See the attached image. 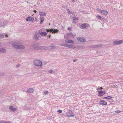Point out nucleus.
Listing matches in <instances>:
<instances>
[{
	"label": "nucleus",
	"mask_w": 123,
	"mask_h": 123,
	"mask_svg": "<svg viewBox=\"0 0 123 123\" xmlns=\"http://www.w3.org/2000/svg\"><path fill=\"white\" fill-rule=\"evenodd\" d=\"M34 64L37 66L41 67L42 65V62L39 60H35L34 61Z\"/></svg>",
	"instance_id": "f257e3e1"
},
{
	"label": "nucleus",
	"mask_w": 123,
	"mask_h": 123,
	"mask_svg": "<svg viewBox=\"0 0 123 123\" xmlns=\"http://www.w3.org/2000/svg\"><path fill=\"white\" fill-rule=\"evenodd\" d=\"M123 43V40H121L119 41L115 40L113 42V45H118L121 44Z\"/></svg>",
	"instance_id": "f03ea898"
},
{
	"label": "nucleus",
	"mask_w": 123,
	"mask_h": 123,
	"mask_svg": "<svg viewBox=\"0 0 123 123\" xmlns=\"http://www.w3.org/2000/svg\"><path fill=\"white\" fill-rule=\"evenodd\" d=\"M98 96L99 97H101L106 93L104 91L100 90L98 92Z\"/></svg>",
	"instance_id": "7ed1b4c3"
},
{
	"label": "nucleus",
	"mask_w": 123,
	"mask_h": 123,
	"mask_svg": "<svg viewBox=\"0 0 123 123\" xmlns=\"http://www.w3.org/2000/svg\"><path fill=\"white\" fill-rule=\"evenodd\" d=\"M6 51V50L5 48H0V53H5Z\"/></svg>",
	"instance_id": "20e7f679"
},
{
	"label": "nucleus",
	"mask_w": 123,
	"mask_h": 123,
	"mask_svg": "<svg viewBox=\"0 0 123 123\" xmlns=\"http://www.w3.org/2000/svg\"><path fill=\"white\" fill-rule=\"evenodd\" d=\"M57 49L56 47L54 46H46V49Z\"/></svg>",
	"instance_id": "39448f33"
},
{
	"label": "nucleus",
	"mask_w": 123,
	"mask_h": 123,
	"mask_svg": "<svg viewBox=\"0 0 123 123\" xmlns=\"http://www.w3.org/2000/svg\"><path fill=\"white\" fill-rule=\"evenodd\" d=\"M39 35L37 33H35L34 36V39L36 40H38L39 39Z\"/></svg>",
	"instance_id": "423d86ee"
},
{
	"label": "nucleus",
	"mask_w": 123,
	"mask_h": 123,
	"mask_svg": "<svg viewBox=\"0 0 123 123\" xmlns=\"http://www.w3.org/2000/svg\"><path fill=\"white\" fill-rule=\"evenodd\" d=\"M26 20L27 21H31L34 20V19L31 17H27Z\"/></svg>",
	"instance_id": "0eeeda50"
},
{
	"label": "nucleus",
	"mask_w": 123,
	"mask_h": 123,
	"mask_svg": "<svg viewBox=\"0 0 123 123\" xmlns=\"http://www.w3.org/2000/svg\"><path fill=\"white\" fill-rule=\"evenodd\" d=\"M38 50H46V46H39V47L38 48Z\"/></svg>",
	"instance_id": "6e6552de"
},
{
	"label": "nucleus",
	"mask_w": 123,
	"mask_h": 123,
	"mask_svg": "<svg viewBox=\"0 0 123 123\" xmlns=\"http://www.w3.org/2000/svg\"><path fill=\"white\" fill-rule=\"evenodd\" d=\"M100 104L104 105H107V102H105L104 100H100Z\"/></svg>",
	"instance_id": "1a4fd4ad"
},
{
	"label": "nucleus",
	"mask_w": 123,
	"mask_h": 123,
	"mask_svg": "<svg viewBox=\"0 0 123 123\" xmlns=\"http://www.w3.org/2000/svg\"><path fill=\"white\" fill-rule=\"evenodd\" d=\"M78 39L81 42H84L86 40V39L83 37H79Z\"/></svg>",
	"instance_id": "9d476101"
},
{
	"label": "nucleus",
	"mask_w": 123,
	"mask_h": 123,
	"mask_svg": "<svg viewBox=\"0 0 123 123\" xmlns=\"http://www.w3.org/2000/svg\"><path fill=\"white\" fill-rule=\"evenodd\" d=\"M65 42L66 43H74V41L71 40L67 39L65 41Z\"/></svg>",
	"instance_id": "9b49d317"
},
{
	"label": "nucleus",
	"mask_w": 123,
	"mask_h": 123,
	"mask_svg": "<svg viewBox=\"0 0 123 123\" xmlns=\"http://www.w3.org/2000/svg\"><path fill=\"white\" fill-rule=\"evenodd\" d=\"M9 109L12 111H15L16 110V109L15 108H13L12 106H10Z\"/></svg>",
	"instance_id": "f8f14e48"
},
{
	"label": "nucleus",
	"mask_w": 123,
	"mask_h": 123,
	"mask_svg": "<svg viewBox=\"0 0 123 123\" xmlns=\"http://www.w3.org/2000/svg\"><path fill=\"white\" fill-rule=\"evenodd\" d=\"M68 112L71 117H73L74 116V114L73 113L71 110H69Z\"/></svg>",
	"instance_id": "ddd939ff"
},
{
	"label": "nucleus",
	"mask_w": 123,
	"mask_h": 123,
	"mask_svg": "<svg viewBox=\"0 0 123 123\" xmlns=\"http://www.w3.org/2000/svg\"><path fill=\"white\" fill-rule=\"evenodd\" d=\"M33 46L35 49L37 50H38V48L39 47V46L38 44H35L33 45Z\"/></svg>",
	"instance_id": "4468645a"
},
{
	"label": "nucleus",
	"mask_w": 123,
	"mask_h": 123,
	"mask_svg": "<svg viewBox=\"0 0 123 123\" xmlns=\"http://www.w3.org/2000/svg\"><path fill=\"white\" fill-rule=\"evenodd\" d=\"M52 33H57L58 32V30L57 29H55L54 28L52 29Z\"/></svg>",
	"instance_id": "2eb2a0df"
},
{
	"label": "nucleus",
	"mask_w": 123,
	"mask_h": 123,
	"mask_svg": "<svg viewBox=\"0 0 123 123\" xmlns=\"http://www.w3.org/2000/svg\"><path fill=\"white\" fill-rule=\"evenodd\" d=\"M34 91V89L32 88H30L29 89L27 92H29L31 93L33 92Z\"/></svg>",
	"instance_id": "dca6fc26"
},
{
	"label": "nucleus",
	"mask_w": 123,
	"mask_h": 123,
	"mask_svg": "<svg viewBox=\"0 0 123 123\" xmlns=\"http://www.w3.org/2000/svg\"><path fill=\"white\" fill-rule=\"evenodd\" d=\"M86 24L87 25L88 24H86L85 23L83 24H82L81 25V29H84L86 28Z\"/></svg>",
	"instance_id": "f3484780"
},
{
	"label": "nucleus",
	"mask_w": 123,
	"mask_h": 123,
	"mask_svg": "<svg viewBox=\"0 0 123 123\" xmlns=\"http://www.w3.org/2000/svg\"><path fill=\"white\" fill-rule=\"evenodd\" d=\"M39 15L41 16H45L46 15V13L45 12H41V11H39Z\"/></svg>",
	"instance_id": "a211bd4d"
},
{
	"label": "nucleus",
	"mask_w": 123,
	"mask_h": 123,
	"mask_svg": "<svg viewBox=\"0 0 123 123\" xmlns=\"http://www.w3.org/2000/svg\"><path fill=\"white\" fill-rule=\"evenodd\" d=\"M40 35L41 36H46L47 35V33L45 32H41L40 33Z\"/></svg>",
	"instance_id": "6ab92c4d"
},
{
	"label": "nucleus",
	"mask_w": 123,
	"mask_h": 123,
	"mask_svg": "<svg viewBox=\"0 0 123 123\" xmlns=\"http://www.w3.org/2000/svg\"><path fill=\"white\" fill-rule=\"evenodd\" d=\"M18 49H23L25 48V47L21 45H18Z\"/></svg>",
	"instance_id": "aec40b11"
},
{
	"label": "nucleus",
	"mask_w": 123,
	"mask_h": 123,
	"mask_svg": "<svg viewBox=\"0 0 123 123\" xmlns=\"http://www.w3.org/2000/svg\"><path fill=\"white\" fill-rule=\"evenodd\" d=\"M18 45L17 44H13L12 45V46L15 48L18 49Z\"/></svg>",
	"instance_id": "412c9836"
},
{
	"label": "nucleus",
	"mask_w": 123,
	"mask_h": 123,
	"mask_svg": "<svg viewBox=\"0 0 123 123\" xmlns=\"http://www.w3.org/2000/svg\"><path fill=\"white\" fill-rule=\"evenodd\" d=\"M102 13L103 15H106L108 14V12L107 11L103 10Z\"/></svg>",
	"instance_id": "4be33fe9"
},
{
	"label": "nucleus",
	"mask_w": 123,
	"mask_h": 123,
	"mask_svg": "<svg viewBox=\"0 0 123 123\" xmlns=\"http://www.w3.org/2000/svg\"><path fill=\"white\" fill-rule=\"evenodd\" d=\"M5 25V24L3 22H0V27H1L4 25Z\"/></svg>",
	"instance_id": "5701e85b"
},
{
	"label": "nucleus",
	"mask_w": 123,
	"mask_h": 123,
	"mask_svg": "<svg viewBox=\"0 0 123 123\" xmlns=\"http://www.w3.org/2000/svg\"><path fill=\"white\" fill-rule=\"evenodd\" d=\"M67 11L68 12H69L72 14H73V13H76V12H72V11H70L68 9H67Z\"/></svg>",
	"instance_id": "b1692460"
},
{
	"label": "nucleus",
	"mask_w": 123,
	"mask_h": 123,
	"mask_svg": "<svg viewBox=\"0 0 123 123\" xmlns=\"http://www.w3.org/2000/svg\"><path fill=\"white\" fill-rule=\"evenodd\" d=\"M65 47H67L68 48H72L73 49V48L72 45H70L67 44H66Z\"/></svg>",
	"instance_id": "393cba45"
},
{
	"label": "nucleus",
	"mask_w": 123,
	"mask_h": 123,
	"mask_svg": "<svg viewBox=\"0 0 123 123\" xmlns=\"http://www.w3.org/2000/svg\"><path fill=\"white\" fill-rule=\"evenodd\" d=\"M104 45L103 44H99L98 45H96V48H98L99 47H101L103 46Z\"/></svg>",
	"instance_id": "a878e982"
},
{
	"label": "nucleus",
	"mask_w": 123,
	"mask_h": 123,
	"mask_svg": "<svg viewBox=\"0 0 123 123\" xmlns=\"http://www.w3.org/2000/svg\"><path fill=\"white\" fill-rule=\"evenodd\" d=\"M52 29H47L46 30V31L47 32H52Z\"/></svg>",
	"instance_id": "bb28decb"
},
{
	"label": "nucleus",
	"mask_w": 123,
	"mask_h": 123,
	"mask_svg": "<svg viewBox=\"0 0 123 123\" xmlns=\"http://www.w3.org/2000/svg\"><path fill=\"white\" fill-rule=\"evenodd\" d=\"M90 48H96V45L90 46Z\"/></svg>",
	"instance_id": "cd10ccee"
},
{
	"label": "nucleus",
	"mask_w": 123,
	"mask_h": 123,
	"mask_svg": "<svg viewBox=\"0 0 123 123\" xmlns=\"http://www.w3.org/2000/svg\"><path fill=\"white\" fill-rule=\"evenodd\" d=\"M96 17L99 19L100 20H101L102 17L100 16L97 15Z\"/></svg>",
	"instance_id": "c85d7f7f"
},
{
	"label": "nucleus",
	"mask_w": 123,
	"mask_h": 123,
	"mask_svg": "<svg viewBox=\"0 0 123 123\" xmlns=\"http://www.w3.org/2000/svg\"><path fill=\"white\" fill-rule=\"evenodd\" d=\"M78 19L77 17H74L73 18V20L74 21L78 20Z\"/></svg>",
	"instance_id": "c756f323"
},
{
	"label": "nucleus",
	"mask_w": 123,
	"mask_h": 123,
	"mask_svg": "<svg viewBox=\"0 0 123 123\" xmlns=\"http://www.w3.org/2000/svg\"><path fill=\"white\" fill-rule=\"evenodd\" d=\"M40 19L41 22H43L44 21V18L43 17H40Z\"/></svg>",
	"instance_id": "7c9ffc66"
},
{
	"label": "nucleus",
	"mask_w": 123,
	"mask_h": 123,
	"mask_svg": "<svg viewBox=\"0 0 123 123\" xmlns=\"http://www.w3.org/2000/svg\"><path fill=\"white\" fill-rule=\"evenodd\" d=\"M106 99H109L111 98H112V97L111 96H108L106 97Z\"/></svg>",
	"instance_id": "2f4dec72"
},
{
	"label": "nucleus",
	"mask_w": 123,
	"mask_h": 123,
	"mask_svg": "<svg viewBox=\"0 0 123 123\" xmlns=\"http://www.w3.org/2000/svg\"><path fill=\"white\" fill-rule=\"evenodd\" d=\"M4 35L2 34H0V38H4Z\"/></svg>",
	"instance_id": "473e14b6"
},
{
	"label": "nucleus",
	"mask_w": 123,
	"mask_h": 123,
	"mask_svg": "<svg viewBox=\"0 0 123 123\" xmlns=\"http://www.w3.org/2000/svg\"><path fill=\"white\" fill-rule=\"evenodd\" d=\"M48 91H45L44 92V94L45 95L48 94Z\"/></svg>",
	"instance_id": "72a5a7b5"
},
{
	"label": "nucleus",
	"mask_w": 123,
	"mask_h": 123,
	"mask_svg": "<svg viewBox=\"0 0 123 123\" xmlns=\"http://www.w3.org/2000/svg\"><path fill=\"white\" fill-rule=\"evenodd\" d=\"M103 89V88L102 87H98V88L97 89V90H102Z\"/></svg>",
	"instance_id": "f704fd0d"
},
{
	"label": "nucleus",
	"mask_w": 123,
	"mask_h": 123,
	"mask_svg": "<svg viewBox=\"0 0 123 123\" xmlns=\"http://www.w3.org/2000/svg\"><path fill=\"white\" fill-rule=\"evenodd\" d=\"M68 35L69 36H73L74 35L73 33H68Z\"/></svg>",
	"instance_id": "c9c22d12"
},
{
	"label": "nucleus",
	"mask_w": 123,
	"mask_h": 123,
	"mask_svg": "<svg viewBox=\"0 0 123 123\" xmlns=\"http://www.w3.org/2000/svg\"><path fill=\"white\" fill-rule=\"evenodd\" d=\"M121 112V111H119V110L116 111H115V112L117 113H119Z\"/></svg>",
	"instance_id": "e433bc0d"
},
{
	"label": "nucleus",
	"mask_w": 123,
	"mask_h": 123,
	"mask_svg": "<svg viewBox=\"0 0 123 123\" xmlns=\"http://www.w3.org/2000/svg\"><path fill=\"white\" fill-rule=\"evenodd\" d=\"M66 44H61L60 45L61 46H64L65 47Z\"/></svg>",
	"instance_id": "4c0bfd02"
},
{
	"label": "nucleus",
	"mask_w": 123,
	"mask_h": 123,
	"mask_svg": "<svg viewBox=\"0 0 123 123\" xmlns=\"http://www.w3.org/2000/svg\"><path fill=\"white\" fill-rule=\"evenodd\" d=\"M112 86H113V87H115V88H118L117 87V86L116 85H113Z\"/></svg>",
	"instance_id": "58836bf2"
},
{
	"label": "nucleus",
	"mask_w": 123,
	"mask_h": 123,
	"mask_svg": "<svg viewBox=\"0 0 123 123\" xmlns=\"http://www.w3.org/2000/svg\"><path fill=\"white\" fill-rule=\"evenodd\" d=\"M57 112H58L61 113L62 112V111L61 110H58L57 111Z\"/></svg>",
	"instance_id": "ea45409f"
},
{
	"label": "nucleus",
	"mask_w": 123,
	"mask_h": 123,
	"mask_svg": "<svg viewBox=\"0 0 123 123\" xmlns=\"http://www.w3.org/2000/svg\"><path fill=\"white\" fill-rule=\"evenodd\" d=\"M53 72V70H50L49 71V73H52Z\"/></svg>",
	"instance_id": "a19ab883"
},
{
	"label": "nucleus",
	"mask_w": 123,
	"mask_h": 123,
	"mask_svg": "<svg viewBox=\"0 0 123 123\" xmlns=\"http://www.w3.org/2000/svg\"><path fill=\"white\" fill-rule=\"evenodd\" d=\"M98 10H99V11L101 12L102 13L103 11V10H101L99 9H98Z\"/></svg>",
	"instance_id": "79ce46f5"
},
{
	"label": "nucleus",
	"mask_w": 123,
	"mask_h": 123,
	"mask_svg": "<svg viewBox=\"0 0 123 123\" xmlns=\"http://www.w3.org/2000/svg\"><path fill=\"white\" fill-rule=\"evenodd\" d=\"M5 122L3 121H0V123H5Z\"/></svg>",
	"instance_id": "37998d69"
},
{
	"label": "nucleus",
	"mask_w": 123,
	"mask_h": 123,
	"mask_svg": "<svg viewBox=\"0 0 123 123\" xmlns=\"http://www.w3.org/2000/svg\"><path fill=\"white\" fill-rule=\"evenodd\" d=\"M68 30L71 31L72 30V29L70 27H68Z\"/></svg>",
	"instance_id": "c03bdc74"
},
{
	"label": "nucleus",
	"mask_w": 123,
	"mask_h": 123,
	"mask_svg": "<svg viewBox=\"0 0 123 123\" xmlns=\"http://www.w3.org/2000/svg\"><path fill=\"white\" fill-rule=\"evenodd\" d=\"M21 43L20 42H18L16 43L17 44H21Z\"/></svg>",
	"instance_id": "a18cd8bd"
},
{
	"label": "nucleus",
	"mask_w": 123,
	"mask_h": 123,
	"mask_svg": "<svg viewBox=\"0 0 123 123\" xmlns=\"http://www.w3.org/2000/svg\"><path fill=\"white\" fill-rule=\"evenodd\" d=\"M77 61V60L76 59H74L73 60V62H75Z\"/></svg>",
	"instance_id": "49530a36"
},
{
	"label": "nucleus",
	"mask_w": 123,
	"mask_h": 123,
	"mask_svg": "<svg viewBox=\"0 0 123 123\" xmlns=\"http://www.w3.org/2000/svg\"><path fill=\"white\" fill-rule=\"evenodd\" d=\"M19 66H20V65H17V66H16V67L17 68L18 67H19Z\"/></svg>",
	"instance_id": "de8ad7c7"
},
{
	"label": "nucleus",
	"mask_w": 123,
	"mask_h": 123,
	"mask_svg": "<svg viewBox=\"0 0 123 123\" xmlns=\"http://www.w3.org/2000/svg\"><path fill=\"white\" fill-rule=\"evenodd\" d=\"M51 35H48L47 36L49 38H50L51 37Z\"/></svg>",
	"instance_id": "09e8293b"
},
{
	"label": "nucleus",
	"mask_w": 123,
	"mask_h": 123,
	"mask_svg": "<svg viewBox=\"0 0 123 123\" xmlns=\"http://www.w3.org/2000/svg\"><path fill=\"white\" fill-rule=\"evenodd\" d=\"M5 37H8V35L6 34V35H5Z\"/></svg>",
	"instance_id": "8fccbe9b"
},
{
	"label": "nucleus",
	"mask_w": 123,
	"mask_h": 123,
	"mask_svg": "<svg viewBox=\"0 0 123 123\" xmlns=\"http://www.w3.org/2000/svg\"><path fill=\"white\" fill-rule=\"evenodd\" d=\"M33 11L35 13H36L37 12V11L36 10H34Z\"/></svg>",
	"instance_id": "3c124183"
},
{
	"label": "nucleus",
	"mask_w": 123,
	"mask_h": 123,
	"mask_svg": "<svg viewBox=\"0 0 123 123\" xmlns=\"http://www.w3.org/2000/svg\"><path fill=\"white\" fill-rule=\"evenodd\" d=\"M103 99H106V97H104Z\"/></svg>",
	"instance_id": "603ef678"
},
{
	"label": "nucleus",
	"mask_w": 123,
	"mask_h": 123,
	"mask_svg": "<svg viewBox=\"0 0 123 123\" xmlns=\"http://www.w3.org/2000/svg\"><path fill=\"white\" fill-rule=\"evenodd\" d=\"M5 123H11V122H6Z\"/></svg>",
	"instance_id": "864d4df0"
},
{
	"label": "nucleus",
	"mask_w": 123,
	"mask_h": 123,
	"mask_svg": "<svg viewBox=\"0 0 123 123\" xmlns=\"http://www.w3.org/2000/svg\"><path fill=\"white\" fill-rule=\"evenodd\" d=\"M68 117H71V116H70V115H68Z\"/></svg>",
	"instance_id": "5fc2aeb1"
},
{
	"label": "nucleus",
	"mask_w": 123,
	"mask_h": 123,
	"mask_svg": "<svg viewBox=\"0 0 123 123\" xmlns=\"http://www.w3.org/2000/svg\"><path fill=\"white\" fill-rule=\"evenodd\" d=\"M36 5H34V6H36Z\"/></svg>",
	"instance_id": "6e6d98bb"
},
{
	"label": "nucleus",
	"mask_w": 123,
	"mask_h": 123,
	"mask_svg": "<svg viewBox=\"0 0 123 123\" xmlns=\"http://www.w3.org/2000/svg\"><path fill=\"white\" fill-rule=\"evenodd\" d=\"M65 36H66L65 35H64V37L65 38Z\"/></svg>",
	"instance_id": "4d7b16f0"
},
{
	"label": "nucleus",
	"mask_w": 123,
	"mask_h": 123,
	"mask_svg": "<svg viewBox=\"0 0 123 123\" xmlns=\"http://www.w3.org/2000/svg\"><path fill=\"white\" fill-rule=\"evenodd\" d=\"M42 22H41H41H40V23L41 24L42 23Z\"/></svg>",
	"instance_id": "13d9d810"
},
{
	"label": "nucleus",
	"mask_w": 123,
	"mask_h": 123,
	"mask_svg": "<svg viewBox=\"0 0 123 123\" xmlns=\"http://www.w3.org/2000/svg\"><path fill=\"white\" fill-rule=\"evenodd\" d=\"M99 42H102V41H99Z\"/></svg>",
	"instance_id": "bf43d9fd"
},
{
	"label": "nucleus",
	"mask_w": 123,
	"mask_h": 123,
	"mask_svg": "<svg viewBox=\"0 0 123 123\" xmlns=\"http://www.w3.org/2000/svg\"><path fill=\"white\" fill-rule=\"evenodd\" d=\"M49 25H50V23H49Z\"/></svg>",
	"instance_id": "052dcab7"
},
{
	"label": "nucleus",
	"mask_w": 123,
	"mask_h": 123,
	"mask_svg": "<svg viewBox=\"0 0 123 123\" xmlns=\"http://www.w3.org/2000/svg\"><path fill=\"white\" fill-rule=\"evenodd\" d=\"M1 93V92H0V93Z\"/></svg>",
	"instance_id": "680f3d73"
},
{
	"label": "nucleus",
	"mask_w": 123,
	"mask_h": 123,
	"mask_svg": "<svg viewBox=\"0 0 123 123\" xmlns=\"http://www.w3.org/2000/svg\"><path fill=\"white\" fill-rule=\"evenodd\" d=\"M120 7V6L119 7V8Z\"/></svg>",
	"instance_id": "e2e57ef3"
},
{
	"label": "nucleus",
	"mask_w": 123,
	"mask_h": 123,
	"mask_svg": "<svg viewBox=\"0 0 123 123\" xmlns=\"http://www.w3.org/2000/svg\"><path fill=\"white\" fill-rule=\"evenodd\" d=\"M52 74H54V73H53Z\"/></svg>",
	"instance_id": "0e129e2a"
}]
</instances>
